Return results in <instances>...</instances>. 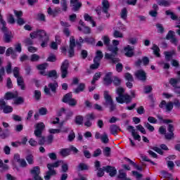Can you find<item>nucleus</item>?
I'll return each mask as SVG.
<instances>
[{"label": "nucleus", "instance_id": "f257e3e1", "mask_svg": "<svg viewBox=\"0 0 180 180\" xmlns=\"http://www.w3.org/2000/svg\"><path fill=\"white\" fill-rule=\"evenodd\" d=\"M119 44V41L114 39L112 40V45L110 44L107 46L108 51H110L112 53H105V58L110 60V63L112 64H116V63H119L120 61L119 58H116V56H117V51H119V48H117Z\"/></svg>", "mask_w": 180, "mask_h": 180}, {"label": "nucleus", "instance_id": "f03ea898", "mask_svg": "<svg viewBox=\"0 0 180 180\" xmlns=\"http://www.w3.org/2000/svg\"><path fill=\"white\" fill-rule=\"evenodd\" d=\"M31 39H36V37H39V40L42 41L41 44V47H46L47 46V43H49V35H47V32L42 30H38L33 32H31L30 34Z\"/></svg>", "mask_w": 180, "mask_h": 180}, {"label": "nucleus", "instance_id": "7ed1b4c3", "mask_svg": "<svg viewBox=\"0 0 180 180\" xmlns=\"http://www.w3.org/2000/svg\"><path fill=\"white\" fill-rule=\"evenodd\" d=\"M116 94L118 96L115 98L118 103H130L131 102V97L129 94H124V89L123 87H118L116 89Z\"/></svg>", "mask_w": 180, "mask_h": 180}, {"label": "nucleus", "instance_id": "20e7f679", "mask_svg": "<svg viewBox=\"0 0 180 180\" xmlns=\"http://www.w3.org/2000/svg\"><path fill=\"white\" fill-rule=\"evenodd\" d=\"M167 131H169V133H167V128L164 126H161L159 128V133L165 135V140H174V139H175V134L174 133V131H175V127H174L172 124L168 125Z\"/></svg>", "mask_w": 180, "mask_h": 180}, {"label": "nucleus", "instance_id": "39448f33", "mask_svg": "<svg viewBox=\"0 0 180 180\" xmlns=\"http://www.w3.org/2000/svg\"><path fill=\"white\" fill-rule=\"evenodd\" d=\"M57 88H58V83L57 82H54L53 83H49L47 86H44V92L46 95H49V96H51V92L53 94L57 93ZM50 89L51 92L50 91Z\"/></svg>", "mask_w": 180, "mask_h": 180}, {"label": "nucleus", "instance_id": "423d86ee", "mask_svg": "<svg viewBox=\"0 0 180 180\" xmlns=\"http://www.w3.org/2000/svg\"><path fill=\"white\" fill-rule=\"evenodd\" d=\"M62 102H63L64 103H68L69 106H72V107L77 106V100L72 98V93L66 94L63 96L62 99Z\"/></svg>", "mask_w": 180, "mask_h": 180}, {"label": "nucleus", "instance_id": "0eeeda50", "mask_svg": "<svg viewBox=\"0 0 180 180\" xmlns=\"http://www.w3.org/2000/svg\"><path fill=\"white\" fill-rule=\"evenodd\" d=\"M70 68V62L65 60L60 66V77L64 79L68 77V68Z\"/></svg>", "mask_w": 180, "mask_h": 180}, {"label": "nucleus", "instance_id": "6e6552de", "mask_svg": "<svg viewBox=\"0 0 180 180\" xmlns=\"http://www.w3.org/2000/svg\"><path fill=\"white\" fill-rule=\"evenodd\" d=\"M1 32L4 33V41L5 43H11L12 41V39H13V34H12V32L8 30V27H6V25L3 26L1 27Z\"/></svg>", "mask_w": 180, "mask_h": 180}, {"label": "nucleus", "instance_id": "1a4fd4ad", "mask_svg": "<svg viewBox=\"0 0 180 180\" xmlns=\"http://www.w3.org/2000/svg\"><path fill=\"white\" fill-rule=\"evenodd\" d=\"M102 5V12L105 13V17H103V18L109 19V18H110V14L109 13V8H110V5L109 4V1L108 0H103Z\"/></svg>", "mask_w": 180, "mask_h": 180}, {"label": "nucleus", "instance_id": "9d476101", "mask_svg": "<svg viewBox=\"0 0 180 180\" xmlns=\"http://www.w3.org/2000/svg\"><path fill=\"white\" fill-rule=\"evenodd\" d=\"M49 171L46 172V175L44 176L45 180H50L51 176H53V175H56L57 172L54 169V166L53 165H51L50 163L47 164L46 165Z\"/></svg>", "mask_w": 180, "mask_h": 180}, {"label": "nucleus", "instance_id": "9b49d317", "mask_svg": "<svg viewBox=\"0 0 180 180\" xmlns=\"http://www.w3.org/2000/svg\"><path fill=\"white\" fill-rule=\"evenodd\" d=\"M159 107L161 109H164L166 112H171L174 109V103H167L165 101H162L159 105Z\"/></svg>", "mask_w": 180, "mask_h": 180}, {"label": "nucleus", "instance_id": "f8f14e48", "mask_svg": "<svg viewBox=\"0 0 180 180\" xmlns=\"http://www.w3.org/2000/svg\"><path fill=\"white\" fill-rule=\"evenodd\" d=\"M0 108L3 110L4 113H11V112L13 111V108H12V106L7 105L6 102H5V100L3 98L0 100Z\"/></svg>", "mask_w": 180, "mask_h": 180}, {"label": "nucleus", "instance_id": "ddd939ff", "mask_svg": "<svg viewBox=\"0 0 180 180\" xmlns=\"http://www.w3.org/2000/svg\"><path fill=\"white\" fill-rule=\"evenodd\" d=\"M44 129H46V125L44 123L39 122L35 125V130L34 131V136H40V134H43V131H44Z\"/></svg>", "mask_w": 180, "mask_h": 180}, {"label": "nucleus", "instance_id": "4468645a", "mask_svg": "<svg viewBox=\"0 0 180 180\" xmlns=\"http://www.w3.org/2000/svg\"><path fill=\"white\" fill-rule=\"evenodd\" d=\"M70 6L73 12H78L82 7V3L79 0H70Z\"/></svg>", "mask_w": 180, "mask_h": 180}, {"label": "nucleus", "instance_id": "2eb2a0df", "mask_svg": "<svg viewBox=\"0 0 180 180\" xmlns=\"http://www.w3.org/2000/svg\"><path fill=\"white\" fill-rule=\"evenodd\" d=\"M104 99L105 101V103H103L105 108L109 106V104L113 103V99L112 98V96L109 94V91H105L103 94Z\"/></svg>", "mask_w": 180, "mask_h": 180}, {"label": "nucleus", "instance_id": "dca6fc26", "mask_svg": "<svg viewBox=\"0 0 180 180\" xmlns=\"http://www.w3.org/2000/svg\"><path fill=\"white\" fill-rule=\"evenodd\" d=\"M135 77L139 79V81H146V79H147V74L143 70H137L135 72Z\"/></svg>", "mask_w": 180, "mask_h": 180}, {"label": "nucleus", "instance_id": "f3484780", "mask_svg": "<svg viewBox=\"0 0 180 180\" xmlns=\"http://www.w3.org/2000/svg\"><path fill=\"white\" fill-rule=\"evenodd\" d=\"M124 51L125 53L126 57H133L134 56V46L127 45L124 48Z\"/></svg>", "mask_w": 180, "mask_h": 180}, {"label": "nucleus", "instance_id": "a211bd4d", "mask_svg": "<svg viewBox=\"0 0 180 180\" xmlns=\"http://www.w3.org/2000/svg\"><path fill=\"white\" fill-rule=\"evenodd\" d=\"M104 171L108 172L110 176H115L117 174V170L115 167L106 166L103 167Z\"/></svg>", "mask_w": 180, "mask_h": 180}, {"label": "nucleus", "instance_id": "6ab92c4d", "mask_svg": "<svg viewBox=\"0 0 180 180\" xmlns=\"http://www.w3.org/2000/svg\"><path fill=\"white\" fill-rule=\"evenodd\" d=\"M112 73L111 72L106 73L105 76L103 78V84L105 85V86H108V85H110L112 82H113V80H112Z\"/></svg>", "mask_w": 180, "mask_h": 180}, {"label": "nucleus", "instance_id": "aec40b11", "mask_svg": "<svg viewBox=\"0 0 180 180\" xmlns=\"http://www.w3.org/2000/svg\"><path fill=\"white\" fill-rule=\"evenodd\" d=\"M152 8L153 10L149 11V15L152 18H157V16L158 15V10L160 9V8L157 4H153Z\"/></svg>", "mask_w": 180, "mask_h": 180}, {"label": "nucleus", "instance_id": "412c9836", "mask_svg": "<svg viewBox=\"0 0 180 180\" xmlns=\"http://www.w3.org/2000/svg\"><path fill=\"white\" fill-rule=\"evenodd\" d=\"M6 57H9L11 56V58L15 59L18 57V54L16 53V51L13 50V48L10 47L6 51Z\"/></svg>", "mask_w": 180, "mask_h": 180}, {"label": "nucleus", "instance_id": "4be33fe9", "mask_svg": "<svg viewBox=\"0 0 180 180\" xmlns=\"http://www.w3.org/2000/svg\"><path fill=\"white\" fill-rule=\"evenodd\" d=\"M16 98H18V92H7L5 95V99L6 101H11V99H15Z\"/></svg>", "mask_w": 180, "mask_h": 180}, {"label": "nucleus", "instance_id": "5701e85b", "mask_svg": "<svg viewBox=\"0 0 180 180\" xmlns=\"http://www.w3.org/2000/svg\"><path fill=\"white\" fill-rule=\"evenodd\" d=\"M17 84L18 86H20V89H22V91H25V89H26L25 80L23 79L22 77L17 78Z\"/></svg>", "mask_w": 180, "mask_h": 180}, {"label": "nucleus", "instance_id": "b1692460", "mask_svg": "<svg viewBox=\"0 0 180 180\" xmlns=\"http://www.w3.org/2000/svg\"><path fill=\"white\" fill-rule=\"evenodd\" d=\"M38 140V144L39 146H44L46 144V136H43V134H40L39 136H35Z\"/></svg>", "mask_w": 180, "mask_h": 180}, {"label": "nucleus", "instance_id": "393cba45", "mask_svg": "<svg viewBox=\"0 0 180 180\" xmlns=\"http://www.w3.org/2000/svg\"><path fill=\"white\" fill-rule=\"evenodd\" d=\"M85 89V84L80 83L77 88L74 89L73 92L75 94H79V92H84V90Z\"/></svg>", "mask_w": 180, "mask_h": 180}, {"label": "nucleus", "instance_id": "a878e982", "mask_svg": "<svg viewBox=\"0 0 180 180\" xmlns=\"http://www.w3.org/2000/svg\"><path fill=\"white\" fill-rule=\"evenodd\" d=\"M59 154L62 155V157H68V155L71 154V150L70 148H62L60 149Z\"/></svg>", "mask_w": 180, "mask_h": 180}, {"label": "nucleus", "instance_id": "bb28decb", "mask_svg": "<svg viewBox=\"0 0 180 180\" xmlns=\"http://www.w3.org/2000/svg\"><path fill=\"white\" fill-rule=\"evenodd\" d=\"M164 54H165V58L166 61H171V58H172V57L175 54V52L174 51H165Z\"/></svg>", "mask_w": 180, "mask_h": 180}, {"label": "nucleus", "instance_id": "cd10ccee", "mask_svg": "<svg viewBox=\"0 0 180 180\" xmlns=\"http://www.w3.org/2000/svg\"><path fill=\"white\" fill-rule=\"evenodd\" d=\"M110 130L111 134L116 136L117 134V130H120V128H119V127H117L116 124H112L110 127Z\"/></svg>", "mask_w": 180, "mask_h": 180}, {"label": "nucleus", "instance_id": "c85d7f7f", "mask_svg": "<svg viewBox=\"0 0 180 180\" xmlns=\"http://www.w3.org/2000/svg\"><path fill=\"white\" fill-rule=\"evenodd\" d=\"M161 175L163 176V178H166L169 180H174V178H172V174L165 170L161 172Z\"/></svg>", "mask_w": 180, "mask_h": 180}, {"label": "nucleus", "instance_id": "c756f323", "mask_svg": "<svg viewBox=\"0 0 180 180\" xmlns=\"http://www.w3.org/2000/svg\"><path fill=\"white\" fill-rule=\"evenodd\" d=\"M158 4L159 6H170L171 1L167 0H158Z\"/></svg>", "mask_w": 180, "mask_h": 180}, {"label": "nucleus", "instance_id": "7c9ffc66", "mask_svg": "<svg viewBox=\"0 0 180 180\" xmlns=\"http://www.w3.org/2000/svg\"><path fill=\"white\" fill-rule=\"evenodd\" d=\"M48 77L49 78H54V79H57L58 78V75L57 74V70H53L48 72Z\"/></svg>", "mask_w": 180, "mask_h": 180}, {"label": "nucleus", "instance_id": "2f4dec72", "mask_svg": "<svg viewBox=\"0 0 180 180\" xmlns=\"http://www.w3.org/2000/svg\"><path fill=\"white\" fill-rule=\"evenodd\" d=\"M120 18L123 19V20H126L127 19V8L126 7L121 10Z\"/></svg>", "mask_w": 180, "mask_h": 180}, {"label": "nucleus", "instance_id": "473e14b6", "mask_svg": "<svg viewBox=\"0 0 180 180\" xmlns=\"http://www.w3.org/2000/svg\"><path fill=\"white\" fill-rule=\"evenodd\" d=\"M75 123H76L78 126L84 123V117H82V115L76 116Z\"/></svg>", "mask_w": 180, "mask_h": 180}, {"label": "nucleus", "instance_id": "72a5a7b5", "mask_svg": "<svg viewBox=\"0 0 180 180\" xmlns=\"http://www.w3.org/2000/svg\"><path fill=\"white\" fill-rule=\"evenodd\" d=\"M102 58H103V53H102V51H97L96 53V56L94 60L95 61L101 62Z\"/></svg>", "mask_w": 180, "mask_h": 180}, {"label": "nucleus", "instance_id": "f704fd0d", "mask_svg": "<svg viewBox=\"0 0 180 180\" xmlns=\"http://www.w3.org/2000/svg\"><path fill=\"white\" fill-rule=\"evenodd\" d=\"M165 15H167V16H170V18H171V19H172V20H176V19H178V16H176V15H175V13H172L169 10H167L165 11Z\"/></svg>", "mask_w": 180, "mask_h": 180}, {"label": "nucleus", "instance_id": "c9c22d12", "mask_svg": "<svg viewBox=\"0 0 180 180\" xmlns=\"http://www.w3.org/2000/svg\"><path fill=\"white\" fill-rule=\"evenodd\" d=\"M30 174H32V175H34V176L36 175H39V174H40V167H39L38 166L33 167L30 170Z\"/></svg>", "mask_w": 180, "mask_h": 180}, {"label": "nucleus", "instance_id": "e433bc0d", "mask_svg": "<svg viewBox=\"0 0 180 180\" xmlns=\"http://www.w3.org/2000/svg\"><path fill=\"white\" fill-rule=\"evenodd\" d=\"M102 143H103L104 144H108V143H109V138L108 137V134L104 132L102 135H101V139Z\"/></svg>", "mask_w": 180, "mask_h": 180}, {"label": "nucleus", "instance_id": "4c0bfd02", "mask_svg": "<svg viewBox=\"0 0 180 180\" xmlns=\"http://www.w3.org/2000/svg\"><path fill=\"white\" fill-rule=\"evenodd\" d=\"M88 169V165L85 163H80L77 166V171H85Z\"/></svg>", "mask_w": 180, "mask_h": 180}, {"label": "nucleus", "instance_id": "58836bf2", "mask_svg": "<svg viewBox=\"0 0 180 180\" xmlns=\"http://www.w3.org/2000/svg\"><path fill=\"white\" fill-rule=\"evenodd\" d=\"M101 75H102V74H101V72L95 73V75L93 77V79L91 81L92 85H95V83L96 82V81H98L99 79V78H101Z\"/></svg>", "mask_w": 180, "mask_h": 180}, {"label": "nucleus", "instance_id": "ea45409f", "mask_svg": "<svg viewBox=\"0 0 180 180\" xmlns=\"http://www.w3.org/2000/svg\"><path fill=\"white\" fill-rule=\"evenodd\" d=\"M112 149L109 147H105L103 150V153L104 154L105 157H110V153Z\"/></svg>", "mask_w": 180, "mask_h": 180}, {"label": "nucleus", "instance_id": "a19ab883", "mask_svg": "<svg viewBox=\"0 0 180 180\" xmlns=\"http://www.w3.org/2000/svg\"><path fill=\"white\" fill-rule=\"evenodd\" d=\"M112 36L113 37H115V39H117V38L122 39L123 34L120 32V31L115 30L113 32Z\"/></svg>", "mask_w": 180, "mask_h": 180}, {"label": "nucleus", "instance_id": "79ce46f5", "mask_svg": "<svg viewBox=\"0 0 180 180\" xmlns=\"http://www.w3.org/2000/svg\"><path fill=\"white\" fill-rule=\"evenodd\" d=\"M25 99L23 97H16V98L14 100V105H22V103H24Z\"/></svg>", "mask_w": 180, "mask_h": 180}, {"label": "nucleus", "instance_id": "37998d69", "mask_svg": "<svg viewBox=\"0 0 180 180\" xmlns=\"http://www.w3.org/2000/svg\"><path fill=\"white\" fill-rule=\"evenodd\" d=\"M126 176H127V174H126V172L123 169L119 170V174L117 176V178L119 179H126Z\"/></svg>", "mask_w": 180, "mask_h": 180}, {"label": "nucleus", "instance_id": "c03bdc74", "mask_svg": "<svg viewBox=\"0 0 180 180\" xmlns=\"http://www.w3.org/2000/svg\"><path fill=\"white\" fill-rule=\"evenodd\" d=\"M94 63L90 66L91 70H98L99 65H101V62L94 60Z\"/></svg>", "mask_w": 180, "mask_h": 180}, {"label": "nucleus", "instance_id": "a18cd8bd", "mask_svg": "<svg viewBox=\"0 0 180 180\" xmlns=\"http://www.w3.org/2000/svg\"><path fill=\"white\" fill-rule=\"evenodd\" d=\"M39 60H40V56H39L36 53L31 55L30 61H32V63H36V62L39 61Z\"/></svg>", "mask_w": 180, "mask_h": 180}, {"label": "nucleus", "instance_id": "49530a36", "mask_svg": "<svg viewBox=\"0 0 180 180\" xmlns=\"http://www.w3.org/2000/svg\"><path fill=\"white\" fill-rule=\"evenodd\" d=\"M178 82H179V79H174V78L170 79V81H169L170 85H172L174 88V89L175 88H179V87H176V84H178Z\"/></svg>", "mask_w": 180, "mask_h": 180}, {"label": "nucleus", "instance_id": "de8ad7c7", "mask_svg": "<svg viewBox=\"0 0 180 180\" xmlns=\"http://www.w3.org/2000/svg\"><path fill=\"white\" fill-rule=\"evenodd\" d=\"M175 37V32L169 30L166 36L167 40H171Z\"/></svg>", "mask_w": 180, "mask_h": 180}, {"label": "nucleus", "instance_id": "09e8293b", "mask_svg": "<svg viewBox=\"0 0 180 180\" xmlns=\"http://www.w3.org/2000/svg\"><path fill=\"white\" fill-rule=\"evenodd\" d=\"M112 82L115 86H120V84H122V79L117 77H115Z\"/></svg>", "mask_w": 180, "mask_h": 180}, {"label": "nucleus", "instance_id": "8fccbe9b", "mask_svg": "<svg viewBox=\"0 0 180 180\" xmlns=\"http://www.w3.org/2000/svg\"><path fill=\"white\" fill-rule=\"evenodd\" d=\"M34 97L36 99V101H40L41 98V92L39 90H35L34 91Z\"/></svg>", "mask_w": 180, "mask_h": 180}, {"label": "nucleus", "instance_id": "3c124183", "mask_svg": "<svg viewBox=\"0 0 180 180\" xmlns=\"http://www.w3.org/2000/svg\"><path fill=\"white\" fill-rule=\"evenodd\" d=\"M152 49L153 50V53L155 56L160 57V48L157 45L153 46Z\"/></svg>", "mask_w": 180, "mask_h": 180}, {"label": "nucleus", "instance_id": "603ef678", "mask_svg": "<svg viewBox=\"0 0 180 180\" xmlns=\"http://www.w3.org/2000/svg\"><path fill=\"white\" fill-rule=\"evenodd\" d=\"M54 139V136L53 135H49L46 137V139H45V144L49 145L51 144V143H53V140Z\"/></svg>", "mask_w": 180, "mask_h": 180}, {"label": "nucleus", "instance_id": "864d4df0", "mask_svg": "<svg viewBox=\"0 0 180 180\" xmlns=\"http://www.w3.org/2000/svg\"><path fill=\"white\" fill-rule=\"evenodd\" d=\"M65 120H69V119H71L72 116L74 115V112L71 111L70 110H66V112H65Z\"/></svg>", "mask_w": 180, "mask_h": 180}, {"label": "nucleus", "instance_id": "5fc2aeb1", "mask_svg": "<svg viewBox=\"0 0 180 180\" xmlns=\"http://www.w3.org/2000/svg\"><path fill=\"white\" fill-rule=\"evenodd\" d=\"M60 5L63 8V11L64 12H67V9H68V6L67 5V0H61Z\"/></svg>", "mask_w": 180, "mask_h": 180}, {"label": "nucleus", "instance_id": "6e6d98bb", "mask_svg": "<svg viewBox=\"0 0 180 180\" xmlns=\"http://www.w3.org/2000/svg\"><path fill=\"white\" fill-rule=\"evenodd\" d=\"M19 71H20L19 68H18V67L14 68L13 72V75H14L15 78L22 77V76H20V75H19Z\"/></svg>", "mask_w": 180, "mask_h": 180}, {"label": "nucleus", "instance_id": "4d7b16f0", "mask_svg": "<svg viewBox=\"0 0 180 180\" xmlns=\"http://www.w3.org/2000/svg\"><path fill=\"white\" fill-rule=\"evenodd\" d=\"M124 77H125V79H127V81H129V82H133V81H134V79L133 78V75H131V74L129 72L125 73Z\"/></svg>", "mask_w": 180, "mask_h": 180}, {"label": "nucleus", "instance_id": "13d9d810", "mask_svg": "<svg viewBox=\"0 0 180 180\" xmlns=\"http://www.w3.org/2000/svg\"><path fill=\"white\" fill-rule=\"evenodd\" d=\"M132 174L136 178L137 180H143L141 179V178H143V174L139 173V172L132 171Z\"/></svg>", "mask_w": 180, "mask_h": 180}, {"label": "nucleus", "instance_id": "bf43d9fd", "mask_svg": "<svg viewBox=\"0 0 180 180\" xmlns=\"http://www.w3.org/2000/svg\"><path fill=\"white\" fill-rule=\"evenodd\" d=\"M156 27L158 29V33H164V27L162 26V24L158 23L156 24Z\"/></svg>", "mask_w": 180, "mask_h": 180}, {"label": "nucleus", "instance_id": "052dcab7", "mask_svg": "<svg viewBox=\"0 0 180 180\" xmlns=\"http://www.w3.org/2000/svg\"><path fill=\"white\" fill-rule=\"evenodd\" d=\"M103 41L105 46H106V47H108V46H109L110 44V39H109V37H108V36H104L103 37Z\"/></svg>", "mask_w": 180, "mask_h": 180}, {"label": "nucleus", "instance_id": "680f3d73", "mask_svg": "<svg viewBox=\"0 0 180 180\" xmlns=\"http://www.w3.org/2000/svg\"><path fill=\"white\" fill-rule=\"evenodd\" d=\"M102 155V150L101 148H97L93 153V157L96 158V157H99V155Z\"/></svg>", "mask_w": 180, "mask_h": 180}, {"label": "nucleus", "instance_id": "e2e57ef3", "mask_svg": "<svg viewBox=\"0 0 180 180\" xmlns=\"http://www.w3.org/2000/svg\"><path fill=\"white\" fill-rule=\"evenodd\" d=\"M68 141H74V139H75V133L74 131H71L70 134L68 136Z\"/></svg>", "mask_w": 180, "mask_h": 180}, {"label": "nucleus", "instance_id": "0e129e2a", "mask_svg": "<svg viewBox=\"0 0 180 180\" xmlns=\"http://www.w3.org/2000/svg\"><path fill=\"white\" fill-rule=\"evenodd\" d=\"M47 67H49V64L44 63V64L39 65L37 66V69L39 70L40 71H44L46 68H47Z\"/></svg>", "mask_w": 180, "mask_h": 180}, {"label": "nucleus", "instance_id": "69168bd1", "mask_svg": "<svg viewBox=\"0 0 180 180\" xmlns=\"http://www.w3.org/2000/svg\"><path fill=\"white\" fill-rule=\"evenodd\" d=\"M144 127L149 130V131H154L155 129L153 125L150 124L148 122L144 123Z\"/></svg>", "mask_w": 180, "mask_h": 180}, {"label": "nucleus", "instance_id": "338daca9", "mask_svg": "<svg viewBox=\"0 0 180 180\" xmlns=\"http://www.w3.org/2000/svg\"><path fill=\"white\" fill-rule=\"evenodd\" d=\"M136 128L137 129V130L141 131V133H142V134H146L147 131H146V129L143 128L141 124L136 126Z\"/></svg>", "mask_w": 180, "mask_h": 180}, {"label": "nucleus", "instance_id": "774afa93", "mask_svg": "<svg viewBox=\"0 0 180 180\" xmlns=\"http://www.w3.org/2000/svg\"><path fill=\"white\" fill-rule=\"evenodd\" d=\"M128 43L134 46L137 44V38H129L128 39Z\"/></svg>", "mask_w": 180, "mask_h": 180}]
</instances>
